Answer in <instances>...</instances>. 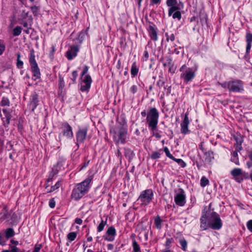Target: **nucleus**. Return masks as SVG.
<instances>
[{
	"mask_svg": "<svg viewBox=\"0 0 252 252\" xmlns=\"http://www.w3.org/2000/svg\"><path fill=\"white\" fill-rule=\"evenodd\" d=\"M93 179V175H91L83 182L77 184L73 188L70 197L75 201L80 200L88 193L90 189V184Z\"/></svg>",
	"mask_w": 252,
	"mask_h": 252,
	"instance_id": "f257e3e1",
	"label": "nucleus"
},
{
	"mask_svg": "<svg viewBox=\"0 0 252 252\" xmlns=\"http://www.w3.org/2000/svg\"><path fill=\"white\" fill-rule=\"evenodd\" d=\"M158 117L159 113L158 110L154 107L150 108L147 112L146 121L148 127L153 132L157 128Z\"/></svg>",
	"mask_w": 252,
	"mask_h": 252,
	"instance_id": "f03ea898",
	"label": "nucleus"
},
{
	"mask_svg": "<svg viewBox=\"0 0 252 252\" xmlns=\"http://www.w3.org/2000/svg\"><path fill=\"white\" fill-rule=\"evenodd\" d=\"M182 72L180 75L186 84L191 81L195 76V69L193 68L188 67L185 64L183 65L179 69Z\"/></svg>",
	"mask_w": 252,
	"mask_h": 252,
	"instance_id": "7ed1b4c3",
	"label": "nucleus"
},
{
	"mask_svg": "<svg viewBox=\"0 0 252 252\" xmlns=\"http://www.w3.org/2000/svg\"><path fill=\"white\" fill-rule=\"evenodd\" d=\"M153 195V192L152 189H146L141 192L138 200L141 202V205L146 206L151 202Z\"/></svg>",
	"mask_w": 252,
	"mask_h": 252,
	"instance_id": "20e7f679",
	"label": "nucleus"
},
{
	"mask_svg": "<svg viewBox=\"0 0 252 252\" xmlns=\"http://www.w3.org/2000/svg\"><path fill=\"white\" fill-rule=\"evenodd\" d=\"M210 227L213 229H220L222 226V222L219 215L215 212L209 217Z\"/></svg>",
	"mask_w": 252,
	"mask_h": 252,
	"instance_id": "39448f33",
	"label": "nucleus"
},
{
	"mask_svg": "<svg viewBox=\"0 0 252 252\" xmlns=\"http://www.w3.org/2000/svg\"><path fill=\"white\" fill-rule=\"evenodd\" d=\"M0 220L2 222L6 221L10 223L13 222L16 218V215L12 211L8 212L5 207L0 213Z\"/></svg>",
	"mask_w": 252,
	"mask_h": 252,
	"instance_id": "423d86ee",
	"label": "nucleus"
},
{
	"mask_svg": "<svg viewBox=\"0 0 252 252\" xmlns=\"http://www.w3.org/2000/svg\"><path fill=\"white\" fill-rule=\"evenodd\" d=\"M228 90L233 92H240L243 91L242 82L239 80L229 81Z\"/></svg>",
	"mask_w": 252,
	"mask_h": 252,
	"instance_id": "0eeeda50",
	"label": "nucleus"
},
{
	"mask_svg": "<svg viewBox=\"0 0 252 252\" xmlns=\"http://www.w3.org/2000/svg\"><path fill=\"white\" fill-rule=\"evenodd\" d=\"M179 191L174 197V201L177 205L183 206L186 203V194L183 189H180Z\"/></svg>",
	"mask_w": 252,
	"mask_h": 252,
	"instance_id": "6e6552de",
	"label": "nucleus"
},
{
	"mask_svg": "<svg viewBox=\"0 0 252 252\" xmlns=\"http://www.w3.org/2000/svg\"><path fill=\"white\" fill-rule=\"evenodd\" d=\"M127 131L126 129L124 128H121L118 133H115L114 137L116 138L118 137V139L116 140L117 142H120L122 144H124L126 142V139L127 138Z\"/></svg>",
	"mask_w": 252,
	"mask_h": 252,
	"instance_id": "1a4fd4ad",
	"label": "nucleus"
},
{
	"mask_svg": "<svg viewBox=\"0 0 252 252\" xmlns=\"http://www.w3.org/2000/svg\"><path fill=\"white\" fill-rule=\"evenodd\" d=\"M61 129L63 136L68 138H71L73 137V132L72 128L67 123H63L62 124Z\"/></svg>",
	"mask_w": 252,
	"mask_h": 252,
	"instance_id": "9d476101",
	"label": "nucleus"
},
{
	"mask_svg": "<svg viewBox=\"0 0 252 252\" xmlns=\"http://www.w3.org/2000/svg\"><path fill=\"white\" fill-rule=\"evenodd\" d=\"M88 128L84 127L79 128L76 132V140L78 143H83L86 138Z\"/></svg>",
	"mask_w": 252,
	"mask_h": 252,
	"instance_id": "9b49d317",
	"label": "nucleus"
},
{
	"mask_svg": "<svg viewBox=\"0 0 252 252\" xmlns=\"http://www.w3.org/2000/svg\"><path fill=\"white\" fill-rule=\"evenodd\" d=\"M116 234L115 228L113 226H111L107 229L105 234L103 236V238L106 241L112 242L115 239Z\"/></svg>",
	"mask_w": 252,
	"mask_h": 252,
	"instance_id": "f8f14e48",
	"label": "nucleus"
},
{
	"mask_svg": "<svg viewBox=\"0 0 252 252\" xmlns=\"http://www.w3.org/2000/svg\"><path fill=\"white\" fill-rule=\"evenodd\" d=\"M166 4L168 6L171 7L168 10V16H171L172 14L177 10H180V8L179 6H177V0H167Z\"/></svg>",
	"mask_w": 252,
	"mask_h": 252,
	"instance_id": "ddd939ff",
	"label": "nucleus"
},
{
	"mask_svg": "<svg viewBox=\"0 0 252 252\" xmlns=\"http://www.w3.org/2000/svg\"><path fill=\"white\" fill-rule=\"evenodd\" d=\"M188 113H187L185 114L184 120L181 124V131L182 133L185 134L189 132V130L188 129V126L189 123V121L188 118Z\"/></svg>",
	"mask_w": 252,
	"mask_h": 252,
	"instance_id": "4468645a",
	"label": "nucleus"
},
{
	"mask_svg": "<svg viewBox=\"0 0 252 252\" xmlns=\"http://www.w3.org/2000/svg\"><path fill=\"white\" fill-rule=\"evenodd\" d=\"M231 174L238 182L243 180V172L240 168H234L231 171Z\"/></svg>",
	"mask_w": 252,
	"mask_h": 252,
	"instance_id": "2eb2a0df",
	"label": "nucleus"
},
{
	"mask_svg": "<svg viewBox=\"0 0 252 252\" xmlns=\"http://www.w3.org/2000/svg\"><path fill=\"white\" fill-rule=\"evenodd\" d=\"M78 51L79 48L77 46H71L70 49L67 51L66 56L69 60H71L77 56Z\"/></svg>",
	"mask_w": 252,
	"mask_h": 252,
	"instance_id": "dca6fc26",
	"label": "nucleus"
},
{
	"mask_svg": "<svg viewBox=\"0 0 252 252\" xmlns=\"http://www.w3.org/2000/svg\"><path fill=\"white\" fill-rule=\"evenodd\" d=\"M38 104V96L35 93L32 94L30 98V107L33 111Z\"/></svg>",
	"mask_w": 252,
	"mask_h": 252,
	"instance_id": "f3484780",
	"label": "nucleus"
},
{
	"mask_svg": "<svg viewBox=\"0 0 252 252\" xmlns=\"http://www.w3.org/2000/svg\"><path fill=\"white\" fill-rule=\"evenodd\" d=\"M2 112L4 114V117H2L1 115H0V116L1 117V119L3 121L4 126L6 127L10 123V120L11 119V115L6 109H3Z\"/></svg>",
	"mask_w": 252,
	"mask_h": 252,
	"instance_id": "a211bd4d",
	"label": "nucleus"
},
{
	"mask_svg": "<svg viewBox=\"0 0 252 252\" xmlns=\"http://www.w3.org/2000/svg\"><path fill=\"white\" fill-rule=\"evenodd\" d=\"M210 227V222L209 217H207L206 215H202L200 218V227L204 230Z\"/></svg>",
	"mask_w": 252,
	"mask_h": 252,
	"instance_id": "6ab92c4d",
	"label": "nucleus"
},
{
	"mask_svg": "<svg viewBox=\"0 0 252 252\" xmlns=\"http://www.w3.org/2000/svg\"><path fill=\"white\" fill-rule=\"evenodd\" d=\"M30 65L33 76L35 77L36 79H39L40 78L41 74L37 63H32L30 64Z\"/></svg>",
	"mask_w": 252,
	"mask_h": 252,
	"instance_id": "aec40b11",
	"label": "nucleus"
},
{
	"mask_svg": "<svg viewBox=\"0 0 252 252\" xmlns=\"http://www.w3.org/2000/svg\"><path fill=\"white\" fill-rule=\"evenodd\" d=\"M5 236L6 239H8L12 237L15 235V232L13 228H8L1 232Z\"/></svg>",
	"mask_w": 252,
	"mask_h": 252,
	"instance_id": "412c9836",
	"label": "nucleus"
},
{
	"mask_svg": "<svg viewBox=\"0 0 252 252\" xmlns=\"http://www.w3.org/2000/svg\"><path fill=\"white\" fill-rule=\"evenodd\" d=\"M214 154L213 151H208L204 152V158L206 161L211 162L214 158Z\"/></svg>",
	"mask_w": 252,
	"mask_h": 252,
	"instance_id": "4be33fe9",
	"label": "nucleus"
},
{
	"mask_svg": "<svg viewBox=\"0 0 252 252\" xmlns=\"http://www.w3.org/2000/svg\"><path fill=\"white\" fill-rule=\"evenodd\" d=\"M149 33L150 36V37L152 39L156 41L158 39V36L157 32L155 29L152 27L150 26L149 29Z\"/></svg>",
	"mask_w": 252,
	"mask_h": 252,
	"instance_id": "5701e85b",
	"label": "nucleus"
},
{
	"mask_svg": "<svg viewBox=\"0 0 252 252\" xmlns=\"http://www.w3.org/2000/svg\"><path fill=\"white\" fill-rule=\"evenodd\" d=\"M61 181H59L56 183V184L54 186H51V188H50V189H48V186H46L45 188L47 189V191L48 192H51L59 189L61 187Z\"/></svg>",
	"mask_w": 252,
	"mask_h": 252,
	"instance_id": "b1692460",
	"label": "nucleus"
},
{
	"mask_svg": "<svg viewBox=\"0 0 252 252\" xmlns=\"http://www.w3.org/2000/svg\"><path fill=\"white\" fill-rule=\"evenodd\" d=\"M167 63L169 66V71L171 73H174L176 70V67L174 66L172 59L168 58L167 59Z\"/></svg>",
	"mask_w": 252,
	"mask_h": 252,
	"instance_id": "393cba45",
	"label": "nucleus"
},
{
	"mask_svg": "<svg viewBox=\"0 0 252 252\" xmlns=\"http://www.w3.org/2000/svg\"><path fill=\"white\" fill-rule=\"evenodd\" d=\"M130 72H131V75L133 76H135L137 75L138 72V69L135 63H134L132 64V65L131 66V68Z\"/></svg>",
	"mask_w": 252,
	"mask_h": 252,
	"instance_id": "a878e982",
	"label": "nucleus"
},
{
	"mask_svg": "<svg viewBox=\"0 0 252 252\" xmlns=\"http://www.w3.org/2000/svg\"><path fill=\"white\" fill-rule=\"evenodd\" d=\"M133 252H141L140 247L137 242L133 240L132 241Z\"/></svg>",
	"mask_w": 252,
	"mask_h": 252,
	"instance_id": "bb28decb",
	"label": "nucleus"
},
{
	"mask_svg": "<svg viewBox=\"0 0 252 252\" xmlns=\"http://www.w3.org/2000/svg\"><path fill=\"white\" fill-rule=\"evenodd\" d=\"M20 53L17 54V66L18 68H22L23 66V62L20 60Z\"/></svg>",
	"mask_w": 252,
	"mask_h": 252,
	"instance_id": "cd10ccee",
	"label": "nucleus"
},
{
	"mask_svg": "<svg viewBox=\"0 0 252 252\" xmlns=\"http://www.w3.org/2000/svg\"><path fill=\"white\" fill-rule=\"evenodd\" d=\"M22 32V28L20 26L16 27L13 30V35L14 36L19 35Z\"/></svg>",
	"mask_w": 252,
	"mask_h": 252,
	"instance_id": "c85d7f7f",
	"label": "nucleus"
},
{
	"mask_svg": "<svg viewBox=\"0 0 252 252\" xmlns=\"http://www.w3.org/2000/svg\"><path fill=\"white\" fill-rule=\"evenodd\" d=\"M30 64L32 63H36V61L35 60L34 52L33 50H32L30 52V57L29 59Z\"/></svg>",
	"mask_w": 252,
	"mask_h": 252,
	"instance_id": "c756f323",
	"label": "nucleus"
},
{
	"mask_svg": "<svg viewBox=\"0 0 252 252\" xmlns=\"http://www.w3.org/2000/svg\"><path fill=\"white\" fill-rule=\"evenodd\" d=\"M77 237V233L75 232H72L69 233L67 235V238L70 241H74Z\"/></svg>",
	"mask_w": 252,
	"mask_h": 252,
	"instance_id": "7c9ffc66",
	"label": "nucleus"
},
{
	"mask_svg": "<svg viewBox=\"0 0 252 252\" xmlns=\"http://www.w3.org/2000/svg\"><path fill=\"white\" fill-rule=\"evenodd\" d=\"M180 244L184 251H186L187 249V242L184 239H181L179 240Z\"/></svg>",
	"mask_w": 252,
	"mask_h": 252,
	"instance_id": "2f4dec72",
	"label": "nucleus"
},
{
	"mask_svg": "<svg viewBox=\"0 0 252 252\" xmlns=\"http://www.w3.org/2000/svg\"><path fill=\"white\" fill-rule=\"evenodd\" d=\"M172 18L173 19H177L178 20H180L181 19V13L179 10H176L174 11L172 15Z\"/></svg>",
	"mask_w": 252,
	"mask_h": 252,
	"instance_id": "473e14b6",
	"label": "nucleus"
},
{
	"mask_svg": "<svg viewBox=\"0 0 252 252\" xmlns=\"http://www.w3.org/2000/svg\"><path fill=\"white\" fill-rule=\"evenodd\" d=\"M106 224V220L104 221L103 220H101L100 223L97 226V231L99 232L102 231L103 230L104 227Z\"/></svg>",
	"mask_w": 252,
	"mask_h": 252,
	"instance_id": "72a5a7b5",
	"label": "nucleus"
},
{
	"mask_svg": "<svg viewBox=\"0 0 252 252\" xmlns=\"http://www.w3.org/2000/svg\"><path fill=\"white\" fill-rule=\"evenodd\" d=\"M10 104V101L7 97H3L0 102V105L2 106H9Z\"/></svg>",
	"mask_w": 252,
	"mask_h": 252,
	"instance_id": "f704fd0d",
	"label": "nucleus"
},
{
	"mask_svg": "<svg viewBox=\"0 0 252 252\" xmlns=\"http://www.w3.org/2000/svg\"><path fill=\"white\" fill-rule=\"evenodd\" d=\"M59 88L61 91H62L63 88L64 87V82L63 77L61 76H59Z\"/></svg>",
	"mask_w": 252,
	"mask_h": 252,
	"instance_id": "c9c22d12",
	"label": "nucleus"
},
{
	"mask_svg": "<svg viewBox=\"0 0 252 252\" xmlns=\"http://www.w3.org/2000/svg\"><path fill=\"white\" fill-rule=\"evenodd\" d=\"M92 82V78L89 75H87L85 76L83 79V83L91 86Z\"/></svg>",
	"mask_w": 252,
	"mask_h": 252,
	"instance_id": "e433bc0d",
	"label": "nucleus"
},
{
	"mask_svg": "<svg viewBox=\"0 0 252 252\" xmlns=\"http://www.w3.org/2000/svg\"><path fill=\"white\" fill-rule=\"evenodd\" d=\"M161 222H162L161 219H160V218L159 217H157L155 219V224H156L157 228H158V229L161 228Z\"/></svg>",
	"mask_w": 252,
	"mask_h": 252,
	"instance_id": "4c0bfd02",
	"label": "nucleus"
},
{
	"mask_svg": "<svg viewBox=\"0 0 252 252\" xmlns=\"http://www.w3.org/2000/svg\"><path fill=\"white\" fill-rule=\"evenodd\" d=\"M209 180L205 177H202L200 180V185L202 187H204L209 184Z\"/></svg>",
	"mask_w": 252,
	"mask_h": 252,
	"instance_id": "58836bf2",
	"label": "nucleus"
},
{
	"mask_svg": "<svg viewBox=\"0 0 252 252\" xmlns=\"http://www.w3.org/2000/svg\"><path fill=\"white\" fill-rule=\"evenodd\" d=\"M165 36L166 37V40L167 41H173L175 40V35L173 33H165Z\"/></svg>",
	"mask_w": 252,
	"mask_h": 252,
	"instance_id": "ea45409f",
	"label": "nucleus"
},
{
	"mask_svg": "<svg viewBox=\"0 0 252 252\" xmlns=\"http://www.w3.org/2000/svg\"><path fill=\"white\" fill-rule=\"evenodd\" d=\"M171 159L177 162L182 167H185L186 166V163L182 159L176 158L174 157L173 158Z\"/></svg>",
	"mask_w": 252,
	"mask_h": 252,
	"instance_id": "a19ab883",
	"label": "nucleus"
},
{
	"mask_svg": "<svg viewBox=\"0 0 252 252\" xmlns=\"http://www.w3.org/2000/svg\"><path fill=\"white\" fill-rule=\"evenodd\" d=\"M7 240L8 239H6L4 234H3L2 233L0 232V245L2 246L5 245Z\"/></svg>",
	"mask_w": 252,
	"mask_h": 252,
	"instance_id": "79ce46f5",
	"label": "nucleus"
},
{
	"mask_svg": "<svg viewBox=\"0 0 252 252\" xmlns=\"http://www.w3.org/2000/svg\"><path fill=\"white\" fill-rule=\"evenodd\" d=\"M31 10L34 15H37L39 13V7L34 5L31 7Z\"/></svg>",
	"mask_w": 252,
	"mask_h": 252,
	"instance_id": "37998d69",
	"label": "nucleus"
},
{
	"mask_svg": "<svg viewBox=\"0 0 252 252\" xmlns=\"http://www.w3.org/2000/svg\"><path fill=\"white\" fill-rule=\"evenodd\" d=\"M247 43H252V33H247L246 34Z\"/></svg>",
	"mask_w": 252,
	"mask_h": 252,
	"instance_id": "c03bdc74",
	"label": "nucleus"
},
{
	"mask_svg": "<svg viewBox=\"0 0 252 252\" xmlns=\"http://www.w3.org/2000/svg\"><path fill=\"white\" fill-rule=\"evenodd\" d=\"M91 86L84 84V85H82L81 86V90L82 92L87 91L90 88Z\"/></svg>",
	"mask_w": 252,
	"mask_h": 252,
	"instance_id": "a18cd8bd",
	"label": "nucleus"
},
{
	"mask_svg": "<svg viewBox=\"0 0 252 252\" xmlns=\"http://www.w3.org/2000/svg\"><path fill=\"white\" fill-rule=\"evenodd\" d=\"M164 151L166 154V155L170 158H173V156L170 153L167 147L164 148Z\"/></svg>",
	"mask_w": 252,
	"mask_h": 252,
	"instance_id": "49530a36",
	"label": "nucleus"
},
{
	"mask_svg": "<svg viewBox=\"0 0 252 252\" xmlns=\"http://www.w3.org/2000/svg\"><path fill=\"white\" fill-rule=\"evenodd\" d=\"M160 157V154L158 152H153L151 155V158L153 159H157Z\"/></svg>",
	"mask_w": 252,
	"mask_h": 252,
	"instance_id": "de8ad7c7",
	"label": "nucleus"
},
{
	"mask_svg": "<svg viewBox=\"0 0 252 252\" xmlns=\"http://www.w3.org/2000/svg\"><path fill=\"white\" fill-rule=\"evenodd\" d=\"M249 158L251 160L250 162H247V165L249 168L252 167V151H251L248 155Z\"/></svg>",
	"mask_w": 252,
	"mask_h": 252,
	"instance_id": "09e8293b",
	"label": "nucleus"
},
{
	"mask_svg": "<svg viewBox=\"0 0 252 252\" xmlns=\"http://www.w3.org/2000/svg\"><path fill=\"white\" fill-rule=\"evenodd\" d=\"M77 76H78L77 71H73L72 73V78L71 79L74 82H75V80L76 79Z\"/></svg>",
	"mask_w": 252,
	"mask_h": 252,
	"instance_id": "8fccbe9b",
	"label": "nucleus"
},
{
	"mask_svg": "<svg viewBox=\"0 0 252 252\" xmlns=\"http://www.w3.org/2000/svg\"><path fill=\"white\" fill-rule=\"evenodd\" d=\"M55 204H56V202L54 200V198H52L49 201V206L51 208H53L55 207Z\"/></svg>",
	"mask_w": 252,
	"mask_h": 252,
	"instance_id": "3c124183",
	"label": "nucleus"
},
{
	"mask_svg": "<svg viewBox=\"0 0 252 252\" xmlns=\"http://www.w3.org/2000/svg\"><path fill=\"white\" fill-rule=\"evenodd\" d=\"M234 147H235V151H236L238 152H240L242 149L241 144H238V143L235 145Z\"/></svg>",
	"mask_w": 252,
	"mask_h": 252,
	"instance_id": "603ef678",
	"label": "nucleus"
},
{
	"mask_svg": "<svg viewBox=\"0 0 252 252\" xmlns=\"http://www.w3.org/2000/svg\"><path fill=\"white\" fill-rule=\"evenodd\" d=\"M247 226L248 229L251 232H252V220H250L248 221L247 223Z\"/></svg>",
	"mask_w": 252,
	"mask_h": 252,
	"instance_id": "864d4df0",
	"label": "nucleus"
},
{
	"mask_svg": "<svg viewBox=\"0 0 252 252\" xmlns=\"http://www.w3.org/2000/svg\"><path fill=\"white\" fill-rule=\"evenodd\" d=\"M219 85H220L223 88H227L228 89V82H225L223 83H218Z\"/></svg>",
	"mask_w": 252,
	"mask_h": 252,
	"instance_id": "5fc2aeb1",
	"label": "nucleus"
},
{
	"mask_svg": "<svg viewBox=\"0 0 252 252\" xmlns=\"http://www.w3.org/2000/svg\"><path fill=\"white\" fill-rule=\"evenodd\" d=\"M157 85L159 88H160L164 86V82L163 80H159L157 82Z\"/></svg>",
	"mask_w": 252,
	"mask_h": 252,
	"instance_id": "6e6d98bb",
	"label": "nucleus"
},
{
	"mask_svg": "<svg viewBox=\"0 0 252 252\" xmlns=\"http://www.w3.org/2000/svg\"><path fill=\"white\" fill-rule=\"evenodd\" d=\"M130 92L132 93V94H134L137 91V86L136 85H133L131 88H130Z\"/></svg>",
	"mask_w": 252,
	"mask_h": 252,
	"instance_id": "4d7b16f0",
	"label": "nucleus"
},
{
	"mask_svg": "<svg viewBox=\"0 0 252 252\" xmlns=\"http://www.w3.org/2000/svg\"><path fill=\"white\" fill-rule=\"evenodd\" d=\"M41 246L40 245H35L33 252H39L41 249Z\"/></svg>",
	"mask_w": 252,
	"mask_h": 252,
	"instance_id": "13d9d810",
	"label": "nucleus"
},
{
	"mask_svg": "<svg viewBox=\"0 0 252 252\" xmlns=\"http://www.w3.org/2000/svg\"><path fill=\"white\" fill-rule=\"evenodd\" d=\"M88 71V67L87 65H85L82 73V76L84 75L85 74L87 73Z\"/></svg>",
	"mask_w": 252,
	"mask_h": 252,
	"instance_id": "bf43d9fd",
	"label": "nucleus"
},
{
	"mask_svg": "<svg viewBox=\"0 0 252 252\" xmlns=\"http://www.w3.org/2000/svg\"><path fill=\"white\" fill-rule=\"evenodd\" d=\"M10 252H19V249L15 246H11Z\"/></svg>",
	"mask_w": 252,
	"mask_h": 252,
	"instance_id": "052dcab7",
	"label": "nucleus"
},
{
	"mask_svg": "<svg viewBox=\"0 0 252 252\" xmlns=\"http://www.w3.org/2000/svg\"><path fill=\"white\" fill-rule=\"evenodd\" d=\"M246 52L247 53L250 52L252 46V43H247Z\"/></svg>",
	"mask_w": 252,
	"mask_h": 252,
	"instance_id": "680f3d73",
	"label": "nucleus"
},
{
	"mask_svg": "<svg viewBox=\"0 0 252 252\" xmlns=\"http://www.w3.org/2000/svg\"><path fill=\"white\" fill-rule=\"evenodd\" d=\"M231 161L232 162H234L237 165H239V161L238 158H235L233 157V158H232L231 159Z\"/></svg>",
	"mask_w": 252,
	"mask_h": 252,
	"instance_id": "e2e57ef3",
	"label": "nucleus"
},
{
	"mask_svg": "<svg viewBox=\"0 0 252 252\" xmlns=\"http://www.w3.org/2000/svg\"><path fill=\"white\" fill-rule=\"evenodd\" d=\"M82 220L80 218H76L75 220V222L78 224H81L82 223Z\"/></svg>",
	"mask_w": 252,
	"mask_h": 252,
	"instance_id": "0e129e2a",
	"label": "nucleus"
},
{
	"mask_svg": "<svg viewBox=\"0 0 252 252\" xmlns=\"http://www.w3.org/2000/svg\"><path fill=\"white\" fill-rule=\"evenodd\" d=\"M144 60L147 61L149 58V54L148 51H145L144 54Z\"/></svg>",
	"mask_w": 252,
	"mask_h": 252,
	"instance_id": "69168bd1",
	"label": "nucleus"
},
{
	"mask_svg": "<svg viewBox=\"0 0 252 252\" xmlns=\"http://www.w3.org/2000/svg\"><path fill=\"white\" fill-rule=\"evenodd\" d=\"M89 161H87V162H85L83 165H82V167L81 168V170L83 168H85L88 165V164H89Z\"/></svg>",
	"mask_w": 252,
	"mask_h": 252,
	"instance_id": "338daca9",
	"label": "nucleus"
},
{
	"mask_svg": "<svg viewBox=\"0 0 252 252\" xmlns=\"http://www.w3.org/2000/svg\"><path fill=\"white\" fill-rule=\"evenodd\" d=\"M232 155L234 158H238V152L236 151H233V152L232 153Z\"/></svg>",
	"mask_w": 252,
	"mask_h": 252,
	"instance_id": "774afa93",
	"label": "nucleus"
}]
</instances>
